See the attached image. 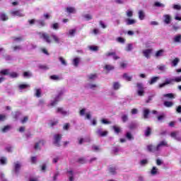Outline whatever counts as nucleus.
Returning <instances> with one entry per match:
<instances>
[{"mask_svg": "<svg viewBox=\"0 0 181 181\" xmlns=\"http://www.w3.org/2000/svg\"><path fill=\"white\" fill-rule=\"evenodd\" d=\"M122 122H127L128 121V116L127 115H124L122 116Z\"/></svg>", "mask_w": 181, "mask_h": 181, "instance_id": "nucleus-57", "label": "nucleus"}, {"mask_svg": "<svg viewBox=\"0 0 181 181\" xmlns=\"http://www.w3.org/2000/svg\"><path fill=\"white\" fill-rule=\"evenodd\" d=\"M57 113H60L62 115H67V112L65 111L64 110H63V107H58L57 109Z\"/></svg>", "mask_w": 181, "mask_h": 181, "instance_id": "nucleus-15", "label": "nucleus"}, {"mask_svg": "<svg viewBox=\"0 0 181 181\" xmlns=\"http://www.w3.org/2000/svg\"><path fill=\"white\" fill-rule=\"evenodd\" d=\"M35 95H36V97H37L38 98H40V95H42V92H41V90H40V89H37V90H36Z\"/></svg>", "mask_w": 181, "mask_h": 181, "instance_id": "nucleus-55", "label": "nucleus"}, {"mask_svg": "<svg viewBox=\"0 0 181 181\" xmlns=\"http://www.w3.org/2000/svg\"><path fill=\"white\" fill-rule=\"evenodd\" d=\"M152 52H153V49H144L142 53L146 59H151V54H152Z\"/></svg>", "mask_w": 181, "mask_h": 181, "instance_id": "nucleus-6", "label": "nucleus"}, {"mask_svg": "<svg viewBox=\"0 0 181 181\" xmlns=\"http://www.w3.org/2000/svg\"><path fill=\"white\" fill-rule=\"evenodd\" d=\"M84 18L87 19L88 21H91V19H93V16H91L90 14H86L84 16Z\"/></svg>", "mask_w": 181, "mask_h": 181, "instance_id": "nucleus-63", "label": "nucleus"}, {"mask_svg": "<svg viewBox=\"0 0 181 181\" xmlns=\"http://www.w3.org/2000/svg\"><path fill=\"white\" fill-rule=\"evenodd\" d=\"M137 88V95L139 97H144L145 95V88L144 87V84L142 83H136Z\"/></svg>", "mask_w": 181, "mask_h": 181, "instance_id": "nucleus-2", "label": "nucleus"}, {"mask_svg": "<svg viewBox=\"0 0 181 181\" xmlns=\"http://www.w3.org/2000/svg\"><path fill=\"white\" fill-rule=\"evenodd\" d=\"M105 70H107V71H110V70H114V66L107 64L105 66Z\"/></svg>", "mask_w": 181, "mask_h": 181, "instance_id": "nucleus-45", "label": "nucleus"}, {"mask_svg": "<svg viewBox=\"0 0 181 181\" xmlns=\"http://www.w3.org/2000/svg\"><path fill=\"white\" fill-rule=\"evenodd\" d=\"M159 78V76H154L151 78V79L148 81V83L150 84V86H152V84H155V83H156V81H158Z\"/></svg>", "mask_w": 181, "mask_h": 181, "instance_id": "nucleus-12", "label": "nucleus"}, {"mask_svg": "<svg viewBox=\"0 0 181 181\" xmlns=\"http://www.w3.org/2000/svg\"><path fill=\"white\" fill-rule=\"evenodd\" d=\"M52 28L54 30H57V29H59V23H55L52 24Z\"/></svg>", "mask_w": 181, "mask_h": 181, "instance_id": "nucleus-49", "label": "nucleus"}, {"mask_svg": "<svg viewBox=\"0 0 181 181\" xmlns=\"http://www.w3.org/2000/svg\"><path fill=\"white\" fill-rule=\"evenodd\" d=\"M0 163H1V165H6V158L1 157L0 158Z\"/></svg>", "mask_w": 181, "mask_h": 181, "instance_id": "nucleus-46", "label": "nucleus"}, {"mask_svg": "<svg viewBox=\"0 0 181 181\" xmlns=\"http://www.w3.org/2000/svg\"><path fill=\"white\" fill-rule=\"evenodd\" d=\"M151 134H152V129L151 127H147L145 130L144 135L145 136H151Z\"/></svg>", "mask_w": 181, "mask_h": 181, "instance_id": "nucleus-13", "label": "nucleus"}, {"mask_svg": "<svg viewBox=\"0 0 181 181\" xmlns=\"http://www.w3.org/2000/svg\"><path fill=\"white\" fill-rule=\"evenodd\" d=\"M160 146H168V142H166V141H160V142L157 145V149H158V151H159V148H160Z\"/></svg>", "mask_w": 181, "mask_h": 181, "instance_id": "nucleus-24", "label": "nucleus"}, {"mask_svg": "<svg viewBox=\"0 0 181 181\" xmlns=\"http://www.w3.org/2000/svg\"><path fill=\"white\" fill-rule=\"evenodd\" d=\"M90 50H93V52H97L98 50V47L97 46H90Z\"/></svg>", "mask_w": 181, "mask_h": 181, "instance_id": "nucleus-56", "label": "nucleus"}, {"mask_svg": "<svg viewBox=\"0 0 181 181\" xmlns=\"http://www.w3.org/2000/svg\"><path fill=\"white\" fill-rule=\"evenodd\" d=\"M60 141H62V134L54 135V145L56 146H60Z\"/></svg>", "mask_w": 181, "mask_h": 181, "instance_id": "nucleus-3", "label": "nucleus"}, {"mask_svg": "<svg viewBox=\"0 0 181 181\" xmlns=\"http://www.w3.org/2000/svg\"><path fill=\"white\" fill-rule=\"evenodd\" d=\"M136 21H135V20L134 19H129L127 18L126 21L127 25H134V23H136Z\"/></svg>", "mask_w": 181, "mask_h": 181, "instance_id": "nucleus-32", "label": "nucleus"}, {"mask_svg": "<svg viewBox=\"0 0 181 181\" xmlns=\"http://www.w3.org/2000/svg\"><path fill=\"white\" fill-rule=\"evenodd\" d=\"M11 129V127L9 125L4 126V128L1 129L2 132H8Z\"/></svg>", "mask_w": 181, "mask_h": 181, "instance_id": "nucleus-43", "label": "nucleus"}, {"mask_svg": "<svg viewBox=\"0 0 181 181\" xmlns=\"http://www.w3.org/2000/svg\"><path fill=\"white\" fill-rule=\"evenodd\" d=\"M173 81H175V83H180L181 82V76L176 77L175 78H173Z\"/></svg>", "mask_w": 181, "mask_h": 181, "instance_id": "nucleus-62", "label": "nucleus"}, {"mask_svg": "<svg viewBox=\"0 0 181 181\" xmlns=\"http://www.w3.org/2000/svg\"><path fill=\"white\" fill-rule=\"evenodd\" d=\"M67 173L69 174V181H74V173L73 172V170H68Z\"/></svg>", "mask_w": 181, "mask_h": 181, "instance_id": "nucleus-18", "label": "nucleus"}, {"mask_svg": "<svg viewBox=\"0 0 181 181\" xmlns=\"http://www.w3.org/2000/svg\"><path fill=\"white\" fill-rule=\"evenodd\" d=\"M12 48L13 52H18V50H22V46L21 45H15Z\"/></svg>", "mask_w": 181, "mask_h": 181, "instance_id": "nucleus-42", "label": "nucleus"}, {"mask_svg": "<svg viewBox=\"0 0 181 181\" xmlns=\"http://www.w3.org/2000/svg\"><path fill=\"white\" fill-rule=\"evenodd\" d=\"M163 53H165V50L164 49H160V50H158L156 52L155 56L156 57H160V56H163Z\"/></svg>", "mask_w": 181, "mask_h": 181, "instance_id": "nucleus-25", "label": "nucleus"}, {"mask_svg": "<svg viewBox=\"0 0 181 181\" xmlns=\"http://www.w3.org/2000/svg\"><path fill=\"white\" fill-rule=\"evenodd\" d=\"M147 163H148V160L146 159H144L140 161V164L141 165V166H145V165H147Z\"/></svg>", "mask_w": 181, "mask_h": 181, "instance_id": "nucleus-58", "label": "nucleus"}, {"mask_svg": "<svg viewBox=\"0 0 181 181\" xmlns=\"http://www.w3.org/2000/svg\"><path fill=\"white\" fill-rule=\"evenodd\" d=\"M37 35H39L40 38L43 39V40H45L46 43H52V38L55 43H60V38H59V37H57V35L54 34H52L51 35H49V34H47V33L39 32L37 33Z\"/></svg>", "mask_w": 181, "mask_h": 181, "instance_id": "nucleus-1", "label": "nucleus"}, {"mask_svg": "<svg viewBox=\"0 0 181 181\" xmlns=\"http://www.w3.org/2000/svg\"><path fill=\"white\" fill-rule=\"evenodd\" d=\"M109 172L111 175H117V168L115 167H110L109 168Z\"/></svg>", "mask_w": 181, "mask_h": 181, "instance_id": "nucleus-27", "label": "nucleus"}, {"mask_svg": "<svg viewBox=\"0 0 181 181\" xmlns=\"http://www.w3.org/2000/svg\"><path fill=\"white\" fill-rule=\"evenodd\" d=\"M112 129H114L116 134H119V132H121V129L117 126H113Z\"/></svg>", "mask_w": 181, "mask_h": 181, "instance_id": "nucleus-44", "label": "nucleus"}, {"mask_svg": "<svg viewBox=\"0 0 181 181\" xmlns=\"http://www.w3.org/2000/svg\"><path fill=\"white\" fill-rule=\"evenodd\" d=\"M119 87H121V85L119 82H114L113 83V88L114 90H119Z\"/></svg>", "mask_w": 181, "mask_h": 181, "instance_id": "nucleus-33", "label": "nucleus"}, {"mask_svg": "<svg viewBox=\"0 0 181 181\" xmlns=\"http://www.w3.org/2000/svg\"><path fill=\"white\" fill-rule=\"evenodd\" d=\"M151 175H155L156 173H158V168L156 167H153L151 171Z\"/></svg>", "mask_w": 181, "mask_h": 181, "instance_id": "nucleus-48", "label": "nucleus"}, {"mask_svg": "<svg viewBox=\"0 0 181 181\" xmlns=\"http://www.w3.org/2000/svg\"><path fill=\"white\" fill-rule=\"evenodd\" d=\"M10 70L8 69H3L0 71V74L1 76H9Z\"/></svg>", "mask_w": 181, "mask_h": 181, "instance_id": "nucleus-16", "label": "nucleus"}, {"mask_svg": "<svg viewBox=\"0 0 181 181\" xmlns=\"http://www.w3.org/2000/svg\"><path fill=\"white\" fill-rule=\"evenodd\" d=\"M133 15H134V13L132 12V11H127V16H128V18H132Z\"/></svg>", "mask_w": 181, "mask_h": 181, "instance_id": "nucleus-60", "label": "nucleus"}, {"mask_svg": "<svg viewBox=\"0 0 181 181\" xmlns=\"http://www.w3.org/2000/svg\"><path fill=\"white\" fill-rule=\"evenodd\" d=\"M117 42H118L119 43H125V40L122 37H119L117 38Z\"/></svg>", "mask_w": 181, "mask_h": 181, "instance_id": "nucleus-54", "label": "nucleus"}, {"mask_svg": "<svg viewBox=\"0 0 181 181\" xmlns=\"http://www.w3.org/2000/svg\"><path fill=\"white\" fill-rule=\"evenodd\" d=\"M157 8H165V4L160 3L159 1H156L154 4Z\"/></svg>", "mask_w": 181, "mask_h": 181, "instance_id": "nucleus-41", "label": "nucleus"}, {"mask_svg": "<svg viewBox=\"0 0 181 181\" xmlns=\"http://www.w3.org/2000/svg\"><path fill=\"white\" fill-rule=\"evenodd\" d=\"M95 134L96 135H98V136L103 138L108 135V131H103V129H98L97 131L95 132Z\"/></svg>", "mask_w": 181, "mask_h": 181, "instance_id": "nucleus-4", "label": "nucleus"}, {"mask_svg": "<svg viewBox=\"0 0 181 181\" xmlns=\"http://www.w3.org/2000/svg\"><path fill=\"white\" fill-rule=\"evenodd\" d=\"M30 88V85L26 83L20 84L18 86L19 90H26V88Z\"/></svg>", "mask_w": 181, "mask_h": 181, "instance_id": "nucleus-11", "label": "nucleus"}, {"mask_svg": "<svg viewBox=\"0 0 181 181\" xmlns=\"http://www.w3.org/2000/svg\"><path fill=\"white\" fill-rule=\"evenodd\" d=\"M37 23H38L40 28L46 26V22H45V20H37Z\"/></svg>", "mask_w": 181, "mask_h": 181, "instance_id": "nucleus-23", "label": "nucleus"}, {"mask_svg": "<svg viewBox=\"0 0 181 181\" xmlns=\"http://www.w3.org/2000/svg\"><path fill=\"white\" fill-rule=\"evenodd\" d=\"M78 163H81L82 165L86 163V159L84 158H80L78 159Z\"/></svg>", "mask_w": 181, "mask_h": 181, "instance_id": "nucleus-59", "label": "nucleus"}, {"mask_svg": "<svg viewBox=\"0 0 181 181\" xmlns=\"http://www.w3.org/2000/svg\"><path fill=\"white\" fill-rule=\"evenodd\" d=\"M45 142L44 141V140L40 141L39 142L35 144L34 148L35 149H40V148L39 147V144H42V145H45Z\"/></svg>", "mask_w": 181, "mask_h": 181, "instance_id": "nucleus-30", "label": "nucleus"}, {"mask_svg": "<svg viewBox=\"0 0 181 181\" xmlns=\"http://www.w3.org/2000/svg\"><path fill=\"white\" fill-rule=\"evenodd\" d=\"M139 18L140 21H144V19H145V13H144L143 11H139Z\"/></svg>", "mask_w": 181, "mask_h": 181, "instance_id": "nucleus-28", "label": "nucleus"}, {"mask_svg": "<svg viewBox=\"0 0 181 181\" xmlns=\"http://www.w3.org/2000/svg\"><path fill=\"white\" fill-rule=\"evenodd\" d=\"M126 138L129 141H132V139H134V136H132V134L129 132L126 134Z\"/></svg>", "mask_w": 181, "mask_h": 181, "instance_id": "nucleus-37", "label": "nucleus"}, {"mask_svg": "<svg viewBox=\"0 0 181 181\" xmlns=\"http://www.w3.org/2000/svg\"><path fill=\"white\" fill-rule=\"evenodd\" d=\"M172 21V17L169 14L164 15V23H166V25H169L170 22Z\"/></svg>", "mask_w": 181, "mask_h": 181, "instance_id": "nucleus-8", "label": "nucleus"}, {"mask_svg": "<svg viewBox=\"0 0 181 181\" xmlns=\"http://www.w3.org/2000/svg\"><path fill=\"white\" fill-rule=\"evenodd\" d=\"M88 78L89 80H95V78H97V74H91L90 75H88Z\"/></svg>", "mask_w": 181, "mask_h": 181, "instance_id": "nucleus-38", "label": "nucleus"}, {"mask_svg": "<svg viewBox=\"0 0 181 181\" xmlns=\"http://www.w3.org/2000/svg\"><path fill=\"white\" fill-rule=\"evenodd\" d=\"M180 62V59L179 58H175L172 61L171 64L173 67H176V66H177Z\"/></svg>", "mask_w": 181, "mask_h": 181, "instance_id": "nucleus-17", "label": "nucleus"}, {"mask_svg": "<svg viewBox=\"0 0 181 181\" xmlns=\"http://www.w3.org/2000/svg\"><path fill=\"white\" fill-rule=\"evenodd\" d=\"M59 60L61 62L62 66H67V62H66V59L63 57H59Z\"/></svg>", "mask_w": 181, "mask_h": 181, "instance_id": "nucleus-34", "label": "nucleus"}, {"mask_svg": "<svg viewBox=\"0 0 181 181\" xmlns=\"http://www.w3.org/2000/svg\"><path fill=\"white\" fill-rule=\"evenodd\" d=\"M115 51L113 52H108L105 54L106 57H110L111 56H113L114 54H115Z\"/></svg>", "mask_w": 181, "mask_h": 181, "instance_id": "nucleus-52", "label": "nucleus"}, {"mask_svg": "<svg viewBox=\"0 0 181 181\" xmlns=\"http://www.w3.org/2000/svg\"><path fill=\"white\" fill-rule=\"evenodd\" d=\"M13 42H23V37H12Z\"/></svg>", "mask_w": 181, "mask_h": 181, "instance_id": "nucleus-31", "label": "nucleus"}, {"mask_svg": "<svg viewBox=\"0 0 181 181\" xmlns=\"http://www.w3.org/2000/svg\"><path fill=\"white\" fill-rule=\"evenodd\" d=\"M0 19H1V21H3V22H5V21H8L9 17H8V16L6 15V13H2L0 15Z\"/></svg>", "mask_w": 181, "mask_h": 181, "instance_id": "nucleus-10", "label": "nucleus"}, {"mask_svg": "<svg viewBox=\"0 0 181 181\" xmlns=\"http://www.w3.org/2000/svg\"><path fill=\"white\" fill-rule=\"evenodd\" d=\"M123 78L127 80V81H131L132 80V76H128V74H124Z\"/></svg>", "mask_w": 181, "mask_h": 181, "instance_id": "nucleus-36", "label": "nucleus"}, {"mask_svg": "<svg viewBox=\"0 0 181 181\" xmlns=\"http://www.w3.org/2000/svg\"><path fill=\"white\" fill-rule=\"evenodd\" d=\"M6 119V115L0 114V122H4V121H5Z\"/></svg>", "mask_w": 181, "mask_h": 181, "instance_id": "nucleus-50", "label": "nucleus"}, {"mask_svg": "<svg viewBox=\"0 0 181 181\" xmlns=\"http://www.w3.org/2000/svg\"><path fill=\"white\" fill-rule=\"evenodd\" d=\"M20 169H21V164L15 163L14 170H15L16 173H19Z\"/></svg>", "mask_w": 181, "mask_h": 181, "instance_id": "nucleus-29", "label": "nucleus"}, {"mask_svg": "<svg viewBox=\"0 0 181 181\" xmlns=\"http://www.w3.org/2000/svg\"><path fill=\"white\" fill-rule=\"evenodd\" d=\"M151 112L149 111V109H145L143 112L144 118V119H148L149 118L148 115Z\"/></svg>", "mask_w": 181, "mask_h": 181, "instance_id": "nucleus-14", "label": "nucleus"}, {"mask_svg": "<svg viewBox=\"0 0 181 181\" xmlns=\"http://www.w3.org/2000/svg\"><path fill=\"white\" fill-rule=\"evenodd\" d=\"M8 76L11 77V78H16L18 76V73L16 72H9Z\"/></svg>", "mask_w": 181, "mask_h": 181, "instance_id": "nucleus-40", "label": "nucleus"}, {"mask_svg": "<svg viewBox=\"0 0 181 181\" xmlns=\"http://www.w3.org/2000/svg\"><path fill=\"white\" fill-rule=\"evenodd\" d=\"M133 47H132V44H128L125 50L126 52H131V50H132Z\"/></svg>", "mask_w": 181, "mask_h": 181, "instance_id": "nucleus-47", "label": "nucleus"}, {"mask_svg": "<svg viewBox=\"0 0 181 181\" xmlns=\"http://www.w3.org/2000/svg\"><path fill=\"white\" fill-rule=\"evenodd\" d=\"M24 77H32V74H30L29 71H25L23 73Z\"/></svg>", "mask_w": 181, "mask_h": 181, "instance_id": "nucleus-61", "label": "nucleus"}, {"mask_svg": "<svg viewBox=\"0 0 181 181\" xmlns=\"http://www.w3.org/2000/svg\"><path fill=\"white\" fill-rule=\"evenodd\" d=\"M10 14L11 16H19V18L25 16V15L21 12V10H13L10 11Z\"/></svg>", "mask_w": 181, "mask_h": 181, "instance_id": "nucleus-5", "label": "nucleus"}, {"mask_svg": "<svg viewBox=\"0 0 181 181\" xmlns=\"http://www.w3.org/2000/svg\"><path fill=\"white\" fill-rule=\"evenodd\" d=\"M60 95H63V91H60L58 94V96L57 97V98L52 101L51 103V105L53 107L54 105H56V104H57V103H59V97H60Z\"/></svg>", "mask_w": 181, "mask_h": 181, "instance_id": "nucleus-9", "label": "nucleus"}, {"mask_svg": "<svg viewBox=\"0 0 181 181\" xmlns=\"http://www.w3.org/2000/svg\"><path fill=\"white\" fill-rule=\"evenodd\" d=\"M157 67L160 71H165V69H166V66L165 65H159Z\"/></svg>", "mask_w": 181, "mask_h": 181, "instance_id": "nucleus-53", "label": "nucleus"}, {"mask_svg": "<svg viewBox=\"0 0 181 181\" xmlns=\"http://www.w3.org/2000/svg\"><path fill=\"white\" fill-rule=\"evenodd\" d=\"M49 78L54 81H59L60 80V76H59V75H52L49 76Z\"/></svg>", "mask_w": 181, "mask_h": 181, "instance_id": "nucleus-21", "label": "nucleus"}, {"mask_svg": "<svg viewBox=\"0 0 181 181\" xmlns=\"http://www.w3.org/2000/svg\"><path fill=\"white\" fill-rule=\"evenodd\" d=\"M80 63V58L76 57L73 59V64L75 67H78V64Z\"/></svg>", "mask_w": 181, "mask_h": 181, "instance_id": "nucleus-22", "label": "nucleus"}, {"mask_svg": "<svg viewBox=\"0 0 181 181\" xmlns=\"http://www.w3.org/2000/svg\"><path fill=\"white\" fill-rule=\"evenodd\" d=\"M173 9L175 11H180L181 10V6L179 4H174L173 5Z\"/></svg>", "mask_w": 181, "mask_h": 181, "instance_id": "nucleus-51", "label": "nucleus"}, {"mask_svg": "<svg viewBox=\"0 0 181 181\" xmlns=\"http://www.w3.org/2000/svg\"><path fill=\"white\" fill-rule=\"evenodd\" d=\"M164 97L173 100V98H175V95H173V93H166L164 95Z\"/></svg>", "mask_w": 181, "mask_h": 181, "instance_id": "nucleus-39", "label": "nucleus"}, {"mask_svg": "<svg viewBox=\"0 0 181 181\" xmlns=\"http://www.w3.org/2000/svg\"><path fill=\"white\" fill-rule=\"evenodd\" d=\"M174 43H180L181 42V35H176L173 39Z\"/></svg>", "mask_w": 181, "mask_h": 181, "instance_id": "nucleus-20", "label": "nucleus"}, {"mask_svg": "<svg viewBox=\"0 0 181 181\" xmlns=\"http://www.w3.org/2000/svg\"><path fill=\"white\" fill-rule=\"evenodd\" d=\"M147 149L148 152H158V151H159V149H158V146L155 147L152 144L147 146Z\"/></svg>", "mask_w": 181, "mask_h": 181, "instance_id": "nucleus-7", "label": "nucleus"}, {"mask_svg": "<svg viewBox=\"0 0 181 181\" xmlns=\"http://www.w3.org/2000/svg\"><path fill=\"white\" fill-rule=\"evenodd\" d=\"M164 105L165 107H167V108H170L171 107H173V102L165 101Z\"/></svg>", "mask_w": 181, "mask_h": 181, "instance_id": "nucleus-26", "label": "nucleus"}, {"mask_svg": "<svg viewBox=\"0 0 181 181\" xmlns=\"http://www.w3.org/2000/svg\"><path fill=\"white\" fill-rule=\"evenodd\" d=\"M74 33H76V29L69 30V35L70 36H74Z\"/></svg>", "mask_w": 181, "mask_h": 181, "instance_id": "nucleus-64", "label": "nucleus"}, {"mask_svg": "<svg viewBox=\"0 0 181 181\" xmlns=\"http://www.w3.org/2000/svg\"><path fill=\"white\" fill-rule=\"evenodd\" d=\"M59 124V120H49V127H54Z\"/></svg>", "mask_w": 181, "mask_h": 181, "instance_id": "nucleus-35", "label": "nucleus"}, {"mask_svg": "<svg viewBox=\"0 0 181 181\" xmlns=\"http://www.w3.org/2000/svg\"><path fill=\"white\" fill-rule=\"evenodd\" d=\"M66 12L68 13H76V8L74 7H67Z\"/></svg>", "mask_w": 181, "mask_h": 181, "instance_id": "nucleus-19", "label": "nucleus"}]
</instances>
